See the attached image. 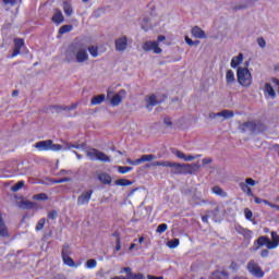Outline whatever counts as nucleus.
<instances>
[{
    "instance_id": "obj_18",
    "label": "nucleus",
    "mask_w": 279,
    "mask_h": 279,
    "mask_svg": "<svg viewBox=\"0 0 279 279\" xmlns=\"http://www.w3.org/2000/svg\"><path fill=\"white\" fill-rule=\"evenodd\" d=\"M52 23H56L57 25L64 23V15L62 14V11H60V9L54 10V14L52 16Z\"/></svg>"
},
{
    "instance_id": "obj_21",
    "label": "nucleus",
    "mask_w": 279,
    "mask_h": 279,
    "mask_svg": "<svg viewBox=\"0 0 279 279\" xmlns=\"http://www.w3.org/2000/svg\"><path fill=\"white\" fill-rule=\"evenodd\" d=\"M191 34L194 38H206V33L199 26H194Z\"/></svg>"
},
{
    "instance_id": "obj_30",
    "label": "nucleus",
    "mask_w": 279,
    "mask_h": 279,
    "mask_svg": "<svg viewBox=\"0 0 279 279\" xmlns=\"http://www.w3.org/2000/svg\"><path fill=\"white\" fill-rule=\"evenodd\" d=\"M146 102H147L146 108L148 110H151V106H156L158 104V99L156 98L155 95H151L146 98Z\"/></svg>"
},
{
    "instance_id": "obj_9",
    "label": "nucleus",
    "mask_w": 279,
    "mask_h": 279,
    "mask_svg": "<svg viewBox=\"0 0 279 279\" xmlns=\"http://www.w3.org/2000/svg\"><path fill=\"white\" fill-rule=\"evenodd\" d=\"M90 197H93V191L83 192L82 195L77 198L78 206H86L90 202Z\"/></svg>"
},
{
    "instance_id": "obj_22",
    "label": "nucleus",
    "mask_w": 279,
    "mask_h": 279,
    "mask_svg": "<svg viewBox=\"0 0 279 279\" xmlns=\"http://www.w3.org/2000/svg\"><path fill=\"white\" fill-rule=\"evenodd\" d=\"M226 82H227V86H232V84L236 82V77L234 76V71L228 70L226 72Z\"/></svg>"
},
{
    "instance_id": "obj_48",
    "label": "nucleus",
    "mask_w": 279,
    "mask_h": 279,
    "mask_svg": "<svg viewBox=\"0 0 279 279\" xmlns=\"http://www.w3.org/2000/svg\"><path fill=\"white\" fill-rule=\"evenodd\" d=\"M46 221L47 220L45 218L39 219V221L36 225V231L37 232H40V230H43V228H45Z\"/></svg>"
},
{
    "instance_id": "obj_23",
    "label": "nucleus",
    "mask_w": 279,
    "mask_h": 279,
    "mask_svg": "<svg viewBox=\"0 0 279 279\" xmlns=\"http://www.w3.org/2000/svg\"><path fill=\"white\" fill-rule=\"evenodd\" d=\"M243 62V53H239L238 56L233 57L230 63L231 69H236L239 64Z\"/></svg>"
},
{
    "instance_id": "obj_61",
    "label": "nucleus",
    "mask_w": 279,
    "mask_h": 279,
    "mask_svg": "<svg viewBox=\"0 0 279 279\" xmlns=\"http://www.w3.org/2000/svg\"><path fill=\"white\" fill-rule=\"evenodd\" d=\"M210 162H213V159H210V158H204V159H202V163H203V165H210Z\"/></svg>"
},
{
    "instance_id": "obj_39",
    "label": "nucleus",
    "mask_w": 279,
    "mask_h": 279,
    "mask_svg": "<svg viewBox=\"0 0 279 279\" xmlns=\"http://www.w3.org/2000/svg\"><path fill=\"white\" fill-rule=\"evenodd\" d=\"M167 245L170 247V250H175L178 245H180V240L179 239H173L167 242Z\"/></svg>"
},
{
    "instance_id": "obj_15",
    "label": "nucleus",
    "mask_w": 279,
    "mask_h": 279,
    "mask_svg": "<svg viewBox=\"0 0 279 279\" xmlns=\"http://www.w3.org/2000/svg\"><path fill=\"white\" fill-rule=\"evenodd\" d=\"M256 3V0H242L241 3L233 7V10H246V8H252Z\"/></svg>"
},
{
    "instance_id": "obj_5",
    "label": "nucleus",
    "mask_w": 279,
    "mask_h": 279,
    "mask_svg": "<svg viewBox=\"0 0 279 279\" xmlns=\"http://www.w3.org/2000/svg\"><path fill=\"white\" fill-rule=\"evenodd\" d=\"M246 267L248 274L255 276V278H263L265 276V272L263 271L260 266H258V264L254 260H250Z\"/></svg>"
},
{
    "instance_id": "obj_53",
    "label": "nucleus",
    "mask_w": 279,
    "mask_h": 279,
    "mask_svg": "<svg viewBox=\"0 0 279 279\" xmlns=\"http://www.w3.org/2000/svg\"><path fill=\"white\" fill-rule=\"evenodd\" d=\"M185 43H186V45H189L190 47H193V45H199V40L193 41V39H191V37H189V36H185Z\"/></svg>"
},
{
    "instance_id": "obj_59",
    "label": "nucleus",
    "mask_w": 279,
    "mask_h": 279,
    "mask_svg": "<svg viewBox=\"0 0 279 279\" xmlns=\"http://www.w3.org/2000/svg\"><path fill=\"white\" fill-rule=\"evenodd\" d=\"M48 218H50L52 220L58 219V211L52 210V211L48 213Z\"/></svg>"
},
{
    "instance_id": "obj_40",
    "label": "nucleus",
    "mask_w": 279,
    "mask_h": 279,
    "mask_svg": "<svg viewBox=\"0 0 279 279\" xmlns=\"http://www.w3.org/2000/svg\"><path fill=\"white\" fill-rule=\"evenodd\" d=\"M199 169H202V165H199V162L190 163V171H192V175L193 173H197Z\"/></svg>"
},
{
    "instance_id": "obj_58",
    "label": "nucleus",
    "mask_w": 279,
    "mask_h": 279,
    "mask_svg": "<svg viewBox=\"0 0 279 279\" xmlns=\"http://www.w3.org/2000/svg\"><path fill=\"white\" fill-rule=\"evenodd\" d=\"M77 108V102H73L72 105L64 107L63 110H66L68 112H71V110H75Z\"/></svg>"
},
{
    "instance_id": "obj_36",
    "label": "nucleus",
    "mask_w": 279,
    "mask_h": 279,
    "mask_svg": "<svg viewBox=\"0 0 279 279\" xmlns=\"http://www.w3.org/2000/svg\"><path fill=\"white\" fill-rule=\"evenodd\" d=\"M113 236L116 238V252L121 251V235L119 232L113 233Z\"/></svg>"
},
{
    "instance_id": "obj_57",
    "label": "nucleus",
    "mask_w": 279,
    "mask_h": 279,
    "mask_svg": "<svg viewBox=\"0 0 279 279\" xmlns=\"http://www.w3.org/2000/svg\"><path fill=\"white\" fill-rule=\"evenodd\" d=\"M271 239L272 242L277 243V246L279 245V234L277 232H271Z\"/></svg>"
},
{
    "instance_id": "obj_32",
    "label": "nucleus",
    "mask_w": 279,
    "mask_h": 279,
    "mask_svg": "<svg viewBox=\"0 0 279 279\" xmlns=\"http://www.w3.org/2000/svg\"><path fill=\"white\" fill-rule=\"evenodd\" d=\"M211 191L214 195H218L219 197H228V193L223 191L220 186H214Z\"/></svg>"
},
{
    "instance_id": "obj_31",
    "label": "nucleus",
    "mask_w": 279,
    "mask_h": 279,
    "mask_svg": "<svg viewBox=\"0 0 279 279\" xmlns=\"http://www.w3.org/2000/svg\"><path fill=\"white\" fill-rule=\"evenodd\" d=\"M269 238L267 236H259L256 241H255V250H260V247H263V245H267V240Z\"/></svg>"
},
{
    "instance_id": "obj_19",
    "label": "nucleus",
    "mask_w": 279,
    "mask_h": 279,
    "mask_svg": "<svg viewBox=\"0 0 279 279\" xmlns=\"http://www.w3.org/2000/svg\"><path fill=\"white\" fill-rule=\"evenodd\" d=\"M63 12L66 16L73 15V2L71 0L63 1Z\"/></svg>"
},
{
    "instance_id": "obj_25",
    "label": "nucleus",
    "mask_w": 279,
    "mask_h": 279,
    "mask_svg": "<svg viewBox=\"0 0 279 279\" xmlns=\"http://www.w3.org/2000/svg\"><path fill=\"white\" fill-rule=\"evenodd\" d=\"M36 206L35 203H32V201H21L19 203V207L22 208L23 210H32Z\"/></svg>"
},
{
    "instance_id": "obj_24",
    "label": "nucleus",
    "mask_w": 279,
    "mask_h": 279,
    "mask_svg": "<svg viewBox=\"0 0 279 279\" xmlns=\"http://www.w3.org/2000/svg\"><path fill=\"white\" fill-rule=\"evenodd\" d=\"M98 180L101 184H112V177L108 173H100L98 174Z\"/></svg>"
},
{
    "instance_id": "obj_51",
    "label": "nucleus",
    "mask_w": 279,
    "mask_h": 279,
    "mask_svg": "<svg viewBox=\"0 0 279 279\" xmlns=\"http://www.w3.org/2000/svg\"><path fill=\"white\" fill-rule=\"evenodd\" d=\"M244 215H245V218H246L248 221H252V218L254 217V214L252 213V210H250V208H245V209H244Z\"/></svg>"
},
{
    "instance_id": "obj_64",
    "label": "nucleus",
    "mask_w": 279,
    "mask_h": 279,
    "mask_svg": "<svg viewBox=\"0 0 279 279\" xmlns=\"http://www.w3.org/2000/svg\"><path fill=\"white\" fill-rule=\"evenodd\" d=\"M147 279H165V277H155L151 275H147Z\"/></svg>"
},
{
    "instance_id": "obj_3",
    "label": "nucleus",
    "mask_w": 279,
    "mask_h": 279,
    "mask_svg": "<svg viewBox=\"0 0 279 279\" xmlns=\"http://www.w3.org/2000/svg\"><path fill=\"white\" fill-rule=\"evenodd\" d=\"M35 147L39 151H60V149H62V145L53 144V141L51 140L37 142Z\"/></svg>"
},
{
    "instance_id": "obj_28",
    "label": "nucleus",
    "mask_w": 279,
    "mask_h": 279,
    "mask_svg": "<svg viewBox=\"0 0 279 279\" xmlns=\"http://www.w3.org/2000/svg\"><path fill=\"white\" fill-rule=\"evenodd\" d=\"M106 100V95L100 94L98 96H94L90 100L92 106H99V104H104Z\"/></svg>"
},
{
    "instance_id": "obj_44",
    "label": "nucleus",
    "mask_w": 279,
    "mask_h": 279,
    "mask_svg": "<svg viewBox=\"0 0 279 279\" xmlns=\"http://www.w3.org/2000/svg\"><path fill=\"white\" fill-rule=\"evenodd\" d=\"M182 174L192 175L190 163H182Z\"/></svg>"
},
{
    "instance_id": "obj_60",
    "label": "nucleus",
    "mask_w": 279,
    "mask_h": 279,
    "mask_svg": "<svg viewBox=\"0 0 279 279\" xmlns=\"http://www.w3.org/2000/svg\"><path fill=\"white\" fill-rule=\"evenodd\" d=\"M126 163H128V165H132L133 167H136V166L140 165V163H138V159H136V160L126 159Z\"/></svg>"
},
{
    "instance_id": "obj_49",
    "label": "nucleus",
    "mask_w": 279,
    "mask_h": 279,
    "mask_svg": "<svg viewBox=\"0 0 279 279\" xmlns=\"http://www.w3.org/2000/svg\"><path fill=\"white\" fill-rule=\"evenodd\" d=\"M97 276L99 278H108V276H110V270H104L102 268L100 270L97 271Z\"/></svg>"
},
{
    "instance_id": "obj_2",
    "label": "nucleus",
    "mask_w": 279,
    "mask_h": 279,
    "mask_svg": "<svg viewBox=\"0 0 279 279\" xmlns=\"http://www.w3.org/2000/svg\"><path fill=\"white\" fill-rule=\"evenodd\" d=\"M236 77L240 86H252V73L247 68L239 66L236 70Z\"/></svg>"
},
{
    "instance_id": "obj_34",
    "label": "nucleus",
    "mask_w": 279,
    "mask_h": 279,
    "mask_svg": "<svg viewBox=\"0 0 279 279\" xmlns=\"http://www.w3.org/2000/svg\"><path fill=\"white\" fill-rule=\"evenodd\" d=\"M81 147H84V144H72V143H65L63 146L64 151H69V149H80Z\"/></svg>"
},
{
    "instance_id": "obj_38",
    "label": "nucleus",
    "mask_w": 279,
    "mask_h": 279,
    "mask_svg": "<svg viewBox=\"0 0 279 279\" xmlns=\"http://www.w3.org/2000/svg\"><path fill=\"white\" fill-rule=\"evenodd\" d=\"M86 269H95L97 267V259H88L85 263Z\"/></svg>"
},
{
    "instance_id": "obj_17",
    "label": "nucleus",
    "mask_w": 279,
    "mask_h": 279,
    "mask_svg": "<svg viewBox=\"0 0 279 279\" xmlns=\"http://www.w3.org/2000/svg\"><path fill=\"white\" fill-rule=\"evenodd\" d=\"M166 167H170L175 175H182V163L168 161Z\"/></svg>"
},
{
    "instance_id": "obj_8",
    "label": "nucleus",
    "mask_w": 279,
    "mask_h": 279,
    "mask_svg": "<svg viewBox=\"0 0 279 279\" xmlns=\"http://www.w3.org/2000/svg\"><path fill=\"white\" fill-rule=\"evenodd\" d=\"M120 274H126V279H145V275L142 272H133L130 267H123Z\"/></svg>"
},
{
    "instance_id": "obj_16",
    "label": "nucleus",
    "mask_w": 279,
    "mask_h": 279,
    "mask_svg": "<svg viewBox=\"0 0 279 279\" xmlns=\"http://www.w3.org/2000/svg\"><path fill=\"white\" fill-rule=\"evenodd\" d=\"M0 236H3L4 239L10 238V231H8V226H5V221H3V216H1V213H0Z\"/></svg>"
},
{
    "instance_id": "obj_52",
    "label": "nucleus",
    "mask_w": 279,
    "mask_h": 279,
    "mask_svg": "<svg viewBox=\"0 0 279 279\" xmlns=\"http://www.w3.org/2000/svg\"><path fill=\"white\" fill-rule=\"evenodd\" d=\"M172 154H174V156H177V158H181V160H185L186 155L184 153H182L181 150H174L172 151Z\"/></svg>"
},
{
    "instance_id": "obj_42",
    "label": "nucleus",
    "mask_w": 279,
    "mask_h": 279,
    "mask_svg": "<svg viewBox=\"0 0 279 279\" xmlns=\"http://www.w3.org/2000/svg\"><path fill=\"white\" fill-rule=\"evenodd\" d=\"M211 279H228V275L223 271H217L213 274Z\"/></svg>"
},
{
    "instance_id": "obj_43",
    "label": "nucleus",
    "mask_w": 279,
    "mask_h": 279,
    "mask_svg": "<svg viewBox=\"0 0 279 279\" xmlns=\"http://www.w3.org/2000/svg\"><path fill=\"white\" fill-rule=\"evenodd\" d=\"M88 51H89L92 58H97L99 56V49L96 46H90L88 48Z\"/></svg>"
},
{
    "instance_id": "obj_35",
    "label": "nucleus",
    "mask_w": 279,
    "mask_h": 279,
    "mask_svg": "<svg viewBox=\"0 0 279 279\" xmlns=\"http://www.w3.org/2000/svg\"><path fill=\"white\" fill-rule=\"evenodd\" d=\"M33 199H36L37 202H47L49 197L45 193H39V194L33 195Z\"/></svg>"
},
{
    "instance_id": "obj_1",
    "label": "nucleus",
    "mask_w": 279,
    "mask_h": 279,
    "mask_svg": "<svg viewBox=\"0 0 279 279\" xmlns=\"http://www.w3.org/2000/svg\"><path fill=\"white\" fill-rule=\"evenodd\" d=\"M88 50L84 47L69 48L65 51V62H76V64H86L88 62Z\"/></svg>"
},
{
    "instance_id": "obj_62",
    "label": "nucleus",
    "mask_w": 279,
    "mask_h": 279,
    "mask_svg": "<svg viewBox=\"0 0 279 279\" xmlns=\"http://www.w3.org/2000/svg\"><path fill=\"white\" fill-rule=\"evenodd\" d=\"M53 279H66V276H64V274H58L53 277Z\"/></svg>"
},
{
    "instance_id": "obj_10",
    "label": "nucleus",
    "mask_w": 279,
    "mask_h": 279,
    "mask_svg": "<svg viewBox=\"0 0 279 279\" xmlns=\"http://www.w3.org/2000/svg\"><path fill=\"white\" fill-rule=\"evenodd\" d=\"M114 45H116V51H125V49H128V37L121 36L117 38L114 41Z\"/></svg>"
},
{
    "instance_id": "obj_13",
    "label": "nucleus",
    "mask_w": 279,
    "mask_h": 279,
    "mask_svg": "<svg viewBox=\"0 0 279 279\" xmlns=\"http://www.w3.org/2000/svg\"><path fill=\"white\" fill-rule=\"evenodd\" d=\"M125 95H128L125 89H120L119 93L113 95L111 98V106H119L121 101H123V97H125Z\"/></svg>"
},
{
    "instance_id": "obj_55",
    "label": "nucleus",
    "mask_w": 279,
    "mask_h": 279,
    "mask_svg": "<svg viewBox=\"0 0 279 279\" xmlns=\"http://www.w3.org/2000/svg\"><path fill=\"white\" fill-rule=\"evenodd\" d=\"M167 21V15L162 14L159 15L156 22V25H161V23H165Z\"/></svg>"
},
{
    "instance_id": "obj_63",
    "label": "nucleus",
    "mask_w": 279,
    "mask_h": 279,
    "mask_svg": "<svg viewBox=\"0 0 279 279\" xmlns=\"http://www.w3.org/2000/svg\"><path fill=\"white\" fill-rule=\"evenodd\" d=\"M271 82L275 84V86H278V93H279V80L276 77H272Z\"/></svg>"
},
{
    "instance_id": "obj_46",
    "label": "nucleus",
    "mask_w": 279,
    "mask_h": 279,
    "mask_svg": "<svg viewBox=\"0 0 279 279\" xmlns=\"http://www.w3.org/2000/svg\"><path fill=\"white\" fill-rule=\"evenodd\" d=\"M266 247L267 250H276V247H278V243H275L274 240H267L266 242Z\"/></svg>"
},
{
    "instance_id": "obj_27",
    "label": "nucleus",
    "mask_w": 279,
    "mask_h": 279,
    "mask_svg": "<svg viewBox=\"0 0 279 279\" xmlns=\"http://www.w3.org/2000/svg\"><path fill=\"white\" fill-rule=\"evenodd\" d=\"M218 117H222V121H226L227 119H232V117H234V111L225 109L218 112Z\"/></svg>"
},
{
    "instance_id": "obj_56",
    "label": "nucleus",
    "mask_w": 279,
    "mask_h": 279,
    "mask_svg": "<svg viewBox=\"0 0 279 279\" xmlns=\"http://www.w3.org/2000/svg\"><path fill=\"white\" fill-rule=\"evenodd\" d=\"M64 182H71V178H63L61 180H54L52 181L53 184H62Z\"/></svg>"
},
{
    "instance_id": "obj_7",
    "label": "nucleus",
    "mask_w": 279,
    "mask_h": 279,
    "mask_svg": "<svg viewBox=\"0 0 279 279\" xmlns=\"http://www.w3.org/2000/svg\"><path fill=\"white\" fill-rule=\"evenodd\" d=\"M142 49L143 51H154L155 53H162V48H160V46H158V41H145L142 45Z\"/></svg>"
},
{
    "instance_id": "obj_4",
    "label": "nucleus",
    "mask_w": 279,
    "mask_h": 279,
    "mask_svg": "<svg viewBox=\"0 0 279 279\" xmlns=\"http://www.w3.org/2000/svg\"><path fill=\"white\" fill-rule=\"evenodd\" d=\"M85 154L89 160H99L100 162H110V157L106 153L98 150L97 148H88Z\"/></svg>"
},
{
    "instance_id": "obj_54",
    "label": "nucleus",
    "mask_w": 279,
    "mask_h": 279,
    "mask_svg": "<svg viewBox=\"0 0 279 279\" xmlns=\"http://www.w3.org/2000/svg\"><path fill=\"white\" fill-rule=\"evenodd\" d=\"M257 45H258L262 49H265V47H267V41H265V38L259 37V38L257 39Z\"/></svg>"
},
{
    "instance_id": "obj_29",
    "label": "nucleus",
    "mask_w": 279,
    "mask_h": 279,
    "mask_svg": "<svg viewBox=\"0 0 279 279\" xmlns=\"http://www.w3.org/2000/svg\"><path fill=\"white\" fill-rule=\"evenodd\" d=\"M167 162L165 160L161 161H150V163L146 165L147 169H156V167H167Z\"/></svg>"
},
{
    "instance_id": "obj_45",
    "label": "nucleus",
    "mask_w": 279,
    "mask_h": 279,
    "mask_svg": "<svg viewBox=\"0 0 279 279\" xmlns=\"http://www.w3.org/2000/svg\"><path fill=\"white\" fill-rule=\"evenodd\" d=\"M168 228L169 226H167V223H161L157 227L156 232L162 234V232H167Z\"/></svg>"
},
{
    "instance_id": "obj_33",
    "label": "nucleus",
    "mask_w": 279,
    "mask_h": 279,
    "mask_svg": "<svg viewBox=\"0 0 279 279\" xmlns=\"http://www.w3.org/2000/svg\"><path fill=\"white\" fill-rule=\"evenodd\" d=\"M116 186H132V181L128 179H118L114 181Z\"/></svg>"
},
{
    "instance_id": "obj_12",
    "label": "nucleus",
    "mask_w": 279,
    "mask_h": 279,
    "mask_svg": "<svg viewBox=\"0 0 279 279\" xmlns=\"http://www.w3.org/2000/svg\"><path fill=\"white\" fill-rule=\"evenodd\" d=\"M258 125L255 122L248 121L240 124L241 132H256Z\"/></svg>"
},
{
    "instance_id": "obj_11",
    "label": "nucleus",
    "mask_w": 279,
    "mask_h": 279,
    "mask_svg": "<svg viewBox=\"0 0 279 279\" xmlns=\"http://www.w3.org/2000/svg\"><path fill=\"white\" fill-rule=\"evenodd\" d=\"M62 259L64 265H68V267H75V262L69 256V246H63Z\"/></svg>"
},
{
    "instance_id": "obj_37",
    "label": "nucleus",
    "mask_w": 279,
    "mask_h": 279,
    "mask_svg": "<svg viewBox=\"0 0 279 279\" xmlns=\"http://www.w3.org/2000/svg\"><path fill=\"white\" fill-rule=\"evenodd\" d=\"M25 186V181H20L17 182L16 184H14L12 187H11V191L13 193H16L17 191H21V189H23Z\"/></svg>"
},
{
    "instance_id": "obj_26",
    "label": "nucleus",
    "mask_w": 279,
    "mask_h": 279,
    "mask_svg": "<svg viewBox=\"0 0 279 279\" xmlns=\"http://www.w3.org/2000/svg\"><path fill=\"white\" fill-rule=\"evenodd\" d=\"M154 160H156V155H142L140 159H137L138 165L143 163V162H154Z\"/></svg>"
},
{
    "instance_id": "obj_47",
    "label": "nucleus",
    "mask_w": 279,
    "mask_h": 279,
    "mask_svg": "<svg viewBox=\"0 0 279 279\" xmlns=\"http://www.w3.org/2000/svg\"><path fill=\"white\" fill-rule=\"evenodd\" d=\"M132 169H133L132 167H128V166H125V167H123V166L118 167L119 173H122V174L130 173V171H132Z\"/></svg>"
},
{
    "instance_id": "obj_20",
    "label": "nucleus",
    "mask_w": 279,
    "mask_h": 279,
    "mask_svg": "<svg viewBox=\"0 0 279 279\" xmlns=\"http://www.w3.org/2000/svg\"><path fill=\"white\" fill-rule=\"evenodd\" d=\"M264 94L268 95L270 99H276V89H274V86H271L270 83H265Z\"/></svg>"
},
{
    "instance_id": "obj_41",
    "label": "nucleus",
    "mask_w": 279,
    "mask_h": 279,
    "mask_svg": "<svg viewBox=\"0 0 279 279\" xmlns=\"http://www.w3.org/2000/svg\"><path fill=\"white\" fill-rule=\"evenodd\" d=\"M73 31V25H63L59 28V34H69Z\"/></svg>"
},
{
    "instance_id": "obj_50",
    "label": "nucleus",
    "mask_w": 279,
    "mask_h": 279,
    "mask_svg": "<svg viewBox=\"0 0 279 279\" xmlns=\"http://www.w3.org/2000/svg\"><path fill=\"white\" fill-rule=\"evenodd\" d=\"M197 158H202V155H195V156H193V155H185V159H184V161L185 162H193V160H197Z\"/></svg>"
},
{
    "instance_id": "obj_14",
    "label": "nucleus",
    "mask_w": 279,
    "mask_h": 279,
    "mask_svg": "<svg viewBox=\"0 0 279 279\" xmlns=\"http://www.w3.org/2000/svg\"><path fill=\"white\" fill-rule=\"evenodd\" d=\"M23 47H25V41H23V39H14V49L11 58H16V56L21 53V49H23Z\"/></svg>"
},
{
    "instance_id": "obj_6",
    "label": "nucleus",
    "mask_w": 279,
    "mask_h": 279,
    "mask_svg": "<svg viewBox=\"0 0 279 279\" xmlns=\"http://www.w3.org/2000/svg\"><path fill=\"white\" fill-rule=\"evenodd\" d=\"M255 184L256 181H254V179L247 178L245 179V182H240L239 186L241 191H243V193H246L248 195V197H254V192H252V187L250 186H254Z\"/></svg>"
}]
</instances>
